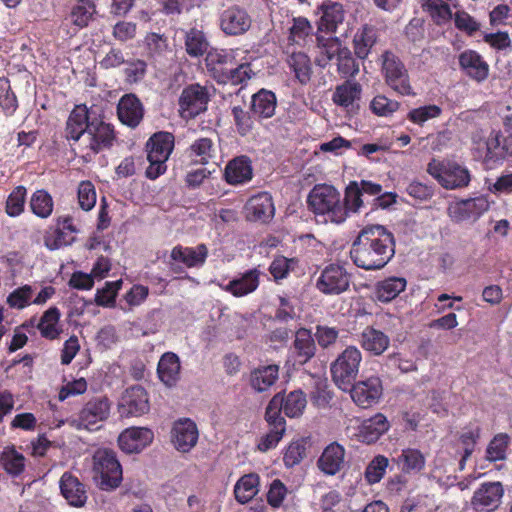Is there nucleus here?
<instances>
[{"label":"nucleus","mask_w":512,"mask_h":512,"mask_svg":"<svg viewBox=\"0 0 512 512\" xmlns=\"http://www.w3.org/2000/svg\"><path fill=\"white\" fill-rule=\"evenodd\" d=\"M157 371L159 378L165 385H174L180 372V361L178 356L174 353H165L158 363Z\"/></svg>","instance_id":"nucleus-37"},{"label":"nucleus","mask_w":512,"mask_h":512,"mask_svg":"<svg viewBox=\"0 0 512 512\" xmlns=\"http://www.w3.org/2000/svg\"><path fill=\"white\" fill-rule=\"evenodd\" d=\"M397 464L406 473L418 472L423 469L425 458L419 450L407 448L397 457Z\"/></svg>","instance_id":"nucleus-44"},{"label":"nucleus","mask_w":512,"mask_h":512,"mask_svg":"<svg viewBox=\"0 0 512 512\" xmlns=\"http://www.w3.org/2000/svg\"><path fill=\"white\" fill-rule=\"evenodd\" d=\"M282 400V409L291 418L300 416L307 404L306 396L300 390L292 391L286 396L282 394Z\"/></svg>","instance_id":"nucleus-45"},{"label":"nucleus","mask_w":512,"mask_h":512,"mask_svg":"<svg viewBox=\"0 0 512 512\" xmlns=\"http://www.w3.org/2000/svg\"><path fill=\"white\" fill-rule=\"evenodd\" d=\"M344 448L336 442L329 444L318 460V467L328 475H335L344 464Z\"/></svg>","instance_id":"nucleus-28"},{"label":"nucleus","mask_w":512,"mask_h":512,"mask_svg":"<svg viewBox=\"0 0 512 512\" xmlns=\"http://www.w3.org/2000/svg\"><path fill=\"white\" fill-rule=\"evenodd\" d=\"M406 284V280L401 277H390L380 281L376 287L377 299L381 302L393 300L404 291Z\"/></svg>","instance_id":"nucleus-40"},{"label":"nucleus","mask_w":512,"mask_h":512,"mask_svg":"<svg viewBox=\"0 0 512 512\" xmlns=\"http://www.w3.org/2000/svg\"><path fill=\"white\" fill-rule=\"evenodd\" d=\"M232 115L238 133L242 136L247 135L253 128V120L250 113L241 106H234L232 108Z\"/></svg>","instance_id":"nucleus-63"},{"label":"nucleus","mask_w":512,"mask_h":512,"mask_svg":"<svg viewBox=\"0 0 512 512\" xmlns=\"http://www.w3.org/2000/svg\"><path fill=\"white\" fill-rule=\"evenodd\" d=\"M441 114V108L437 105H426L411 110L408 113V119L416 124H423L424 122L436 118Z\"/></svg>","instance_id":"nucleus-60"},{"label":"nucleus","mask_w":512,"mask_h":512,"mask_svg":"<svg viewBox=\"0 0 512 512\" xmlns=\"http://www.w3.org/2000/svg\"><path fill=\"white\" fill-rule=\"evenodd\" d=\"M337 69L345 77H354L360 71L359 63L354 59L347 47H344L337 57Z\"/></svg>","instance_id":"nucleus-54"},{"label":"nucleus","mask_w":512,"mask_h":512,"mask_svg":"<svg viewBox=\"0 0 512 512\" xmlns=\"http://www.w3.org/2000/svg\"><path fill=\"white\" fill-rule=\"evenodd\" d=\"M198 429L194 421L185 418L176 421L172 428V443L183 453L189 452L198 441Z\"/></svg>","instance_id":"nucleus-17"},{"label":"nucleus","mask_w":512,"mask_h":512,"mask_svg":"<svg viewBox=\"0 0 512 512\" xmlns=\"http://www.w3.org/2000/svg\"><path fill=\"white\" fill-rule=\"evenodd\" d=\"M117 114L123 124L135 128L143 118L144 108L134 94H125L119 100Z\"/></svg>","instance_id":"nucleus-20"},{"label":"nucleus","mask_w":512,"mask_h":512,"mask_svg":"<svg viewBox=\"0 0 512 512\" xmlns=\"http://www.w3.org/2000/svg\"><path fill=\"white\" fill-rule=\"evenodd\" d=\"M24 461V456L13 449H5L1 456V462L5 470L13 475H18L23 471Z\"/></svg>","instance_id":"nucleus-56"},{"label":"nucleus","mask_w":512,"mask_h":512,"mask_svg":"<svg viewBox=\"0 0 512 512\" xmlns=\"http://www.w3.org/2000/svg\"><path fill=\"white\" fill-rule=\"evenodd\" d=\"M388 466V459L382 455L376 456L365 471V477L370 484L379 482L386 471Z\"/></svg>","instance_id":"nucleus-58"},{"label":"nucleus","mask_w":512,"mask_h":512,"mask_svg":"<svg viewBox=\"0 0 512 512\" xmlns=\"http://www.w3.org/2000/svg\"><path fill=\"white\" fill-rule=\"evenodd\" d=\"M245 209L246 217L250 221L267 222L272 219L275 212L272 197L266 192L251 197Z\"/></svg>","instance_id":"nucleus-22"},{"label":"nucleus","mask_w":512,"mask_h":512,"mask_svg":"<svg viewBox=\"0 0 512 512\" xmlns=\"http://www.w3.org/2000/svg\"><path fill=\"white\" fill-rule=\"evenodd\" d=\"M88 130L84 133L80 150L85 156H91L112 146L115 139L113 127L104 122L96 113Z\"/></svg>","instance_id":"nucleus-5"},{"label":"nucleus","mask_w":512,"mask_h":512,"mask_svg":"<svg viewBox=\"0 0 512 512\" xmlns=\"http://www.w3.org/2000/svg\"><path fill=\"white\" fill-rule=\"evenodd\" d=\"M486 147L490 158H512V136L510 135L502 136L500 131H494L488 137Z\"/></svg>","instance_id":"nucleus-34"},{"label":"nucleus","mask_w":512,"mask_h":512,"mask_svg":"<svg viewBox=\"0 0 512 512\" xmlns=\"http://www.w3.org/2000/svg\"><path fill=\"white\" fill-rule=\"evenodd\" d=\"M251 24L252 19L247 11L238 6L229 7L221 14V29L227 35H242L250 29Z\"/></svg>","instance_id":"nucleus-16"},{"label":"nucleus","mask_w":512,"mask_h":512,"mask_svg":"<svg viewBox=\"0 0 512 512\" xmlns=\"http://www.w3.org/2000/svg\"><path fill=\"white\" fill-rule=\"evenodd\" d=\"M427 172L446 189L465 187L470 182L469 171L457 163H444L433 159L428 164Z\"/></svg>","instance_id":"nucleus-6"},{"label":"nucleus","mask_w":512,"mask_h":512,"mask_svg":"<svg viewBox=\"0 0 512 512\" xmlns=\"http://www.w3.org/2000/svg\"><path fill=\"white\" fill-rule=\"evenodd\" d=\"M348 391H350L351 398L357 406L369 408L377 404L383 394L382 381L379 377L372 376L352 383Z\"/></svg>","instance_id":"nucleus-8"},{"label":"nucleus","mask_w":512,"mask_h":512,"mask_svg":"<svg viewBox=\"0 0 512 512\" xmlns=\"http://www.w3.org/2000/svg\"><path fill=\"white\" fill-rule=\"evenodd\" d=\"M510 437L505 433L497 434L489 443L486 450V458L489 461H498L505 459L506 449L509 444Z\"/></svg>","instance_id":"nucleus-52"},{"label":"nucleus","mask_w":512,"mask_h":512,"mask_svg":"<svg viewBox=\"0 0 512 512\" xmlns=\"http://www.w3.org/2000/svg\"><path fill=\"white\" fill-rule=\"evenodd\" d=\"M313 27L310 22L304 17L293 19V25L290 28L289 39L296 44H301L305 41L306 37L312 34Z\"/></svg>","instance_id":"nucleus-59"},{"label":"nucleus","mask_w":512,"mask_h":512,"mask_svg":"<svg viewBox=\"0 0 512 512\" xmlns=\"http://www.w3.org/2000/svg\"><path fill=\"white\" fill-rule=\"evenodd\" d=\"M277 100L273 92L262 89L251 99V112L258 118H270L276 110Z\"/></svg>","instance_id":"nucleus-32"},{"label":"nucleus","mask_w":512,"mask_h":512,"mask_svg":"<svg viewBox=\"0 0 512 512\" xmlns=\"http://www.w3.org/2000/svg\"><path fill=\"white\" fill-rule=\"evenodd\" d=\"M26 192L27 191L24 186H17L8 196L6 201V212L9 216L15 217L23 212Z\"/></svg>","instance_id":"nucleus-55"},{"label":"nucleus","mask_w":512,"mask_h":512,"mask_svg":"<svg viewBox=\"0 0 512 512\" xmlns=\"http://www.w3.org/2000/svg\"><path fill=\"white\" fill-rule=\"evenodd\" d=\"M122 281L107 282L102 290L97 292L95 302L97 305L110 307L115 303L117 291L120 289Z\"/></svg>","instance_id":"nucleus-61"},{"label":"nucleus","mask_w":512,"mask_h":512,"mask_svg":"<svg viewBox=\"0 0 512 512\" xmlns=\"http://www.w3.org/2000/svg\"><path fill=\"white\" fill-rule=\"evenodd\" d=\"M279 378V366L275 364L254 368L249 375V385L256 392H265Z\"/></svg>","instance_id":"nucleus-26"},{"label":"nucleus","mask_w":512,"mask_h":512,"mask_svg":"<svg viewBox=\"0 0 512 512\" xmlns=\"http://www.w3.org/2000/svg\"><path fill=\"white\" fill-rule=\"evenodd\" d=\"M395 254L394 235L382 225L364 227L353 241L350 256L364 270H379Z\"/></svg>","instance_id":"nucleus-1"},{"label":"nucleus","mask_w":512,"mask_h":512,"mask_svg":"<svg viewBox=\"0 0 512 512\" xmlns=\"http://www.w3.org/2000/svg\"><path fill=\"white\" fill-rule=\"evenodd\" d=\"M293 356L298 364L307 363L316 353L315 339L308 329L301 328L295 334Z\"/></svg>","instance_id":"nucleus-27"},{"label":"nucleus","mask_w":512,"mask_h":512,"mask_svg":"<svg viewBox=\"0 0 512 512\" xmlns=\"http://www.w3.org/2000/svg\"><path fill=\"white\" fill-rule=\"evenodd\" d=\"M59 486L62 496L69 505L79 508L86 504V486L72 473L65 472L60 478Z\"/></svg>","instance_id":"nucleus-18"},{"label":"nucleus","mask_w":512,"mask_h":512,"mask_svg":"<svg viewBox=\"0 0 512 512\" xmlns=\"http://www.w3.org/2000/svg\"><path fill=\"white\" fill-rule=\"evenodd\" d=\"M258 285L259 271L252 269L246 272L241 278L230 281L224 289L236 297H241L256 290Z\"/></svg>","instance_id":"nucleus-36"},{"label":"nucleus","mask_w":512,"mask_h":512,"mask_svg":"<svg viewBox=\"0 0 512 512\" xmlns=\"http://www.w3.org/2000/svg\"><path fill=\"white\" fill-rule=\"evenodd\" d=\"M322 16L318 23V31L335 34L344 22L345 11L338 2H324L320 8Z\"/></svg>","instance_id":"nucleus-21"},{"label":"nucleus","mask_w":512,"mask_h":512,"mask_svg":"<svg viewBox=\"0 0 512 512\" xmlns=\"http://www.w3.org/2000/svg\"><path fill=\"white\" fill-rule=\"evenodd\" d=\"M361 85L357 82L345 81L343 84L336 87L333 94V101L335 104L349 108L353 107L355 101L360 99Z\"/></svg>","instance_id":"nucleus-38"},{"label":"nucleus","mask_w":512,"mask_h":512,"mask_svg":"<svg viewBox=\"0 0 512 512\" xmlns=\"http://www.w3.org/2000/svg\"><path fill=\"white\" fill-rule=\"evenodd\" d=\"M350 285V276L339 265H329L321 273L317 280V288L328 295H338L345 292Z\"/></svg>","instance_id":"nucleus-12"},{"label":"nucleus","mask_w":512,"mask_h":512,"mask_svg":"<svg viewBox=\"0 0 512 512\" xmlns=\"http://www.w3.org/2000/svg\"><path fill=\"white\" fill-rule=\"evenodd\" d=\"M30 207L32 212L38 217L47 218L53 211L51 195L45 190H37L31 197Z\"/></svg>","instance_id":"nucleus-47"},{"label":"nucleus","mask_w":512,"mask_h":512,"mask_svg":"<svg viewBox=\"0 0 512 512\" xmlns=\"http://www.w3.org/2000/svg\"><path fill=\"white\" fill-rule=\"evenodd\" d=\"M251 74L252 69L248 63L240 64L237 67L233 65L225 68L224 73L218 76V82L238 85L246 79H250Z\"/></svg>","instance_id":"nucleus-49"},{"label":"nucleus","mask_w":512,"mask_h":512,"mask_svg":"<svg viewBox=\"0 0 512 512\" xmlns=\"http://www.w3.org/2000/svg\"><path fill=\"white\" fill-rule=\"evenodd\" d=\"M148 410V396L143 387L135 385L125 390L118 405L121 417L139 416Z\"/></svg>","instance_id":"nucleus-15"},{"label":"nucleus","mask_w":512,"mask_h":512,"mask_svg":"<svg viewBox=\"0 0 512 512\" xmlns=\"http://www.w3.org/2000/svg\"><path fill=\"white\" fill-rule=\"evenodd\" d=\"M146 44L148 49V55L157 60L162 57L167 51L166 39L159 34L151 33L146 36Z\"/></svg>","instance_id":"nucleus-64"},{"label":"nucleus","mask_w":512,"mask_h":512,"mask_svg":"<svg viewBox=\"0 0 512 512\" xmlns=\"http://www.w3.org/2000/svg\"><path fill=\"white\" fill-rule=\"evenodd\" d=\"M186 51L190 56L198 57L203 55L208 48V42L202 31L191 29L186 34Z\"/></svg>","instance_id":"nucleus-50"},{"label":"nucleus","mask_w":512,"mask_h":512,"mask_svg":"<svg viewBox=\"0 0 512 512\" xmlns=\"http://www.w3.org/2000/svg\"><path fill=\"white\" fill-rule=\"evenodd\" d=\"M400 107L399 102L389 99L384 95H377L370 103V108L378 116H391Z\"/></svg>","instance_id":"nucleus-57"},{"label":"nucleus","mask_w":512,"mask_h":512,"mask_svg":"<svg viewBox=\"0 0 512 512\" xmlns=\"http://www.w3.org/2000/svg\"><path fill=\"white\" fill-rule=\"evenodd\" d=\"M377 29L365 24L357 30L353 37V49L357 58L364 60L377 42Z\"/></svg>","instance_id":"nucleus-30"},{"label":"nucleus","mask_w":512,"mask_h":512,"mask_svg":"<svg viewBox=\"0 0 512 512\" xmlns=\"http://www.w3.org/2000/svg\"><path fill=\"white\" fill-rule=\"evenodd\" d=\"M208 254L206 245L200 244L195 248L176 246L171 251V260L181 262L192 268L204 264Z\"/></svg>","instance_id":"nucleus-29"},{"label":"nucleus","mask_w":512,"mask_h":512,"mask_svg":"<svg viewBox=\"0 0 512 512\" xmlns=\"http://www.w3.org/2000/svg\"><path fill=\"white\" fill-rule=\"evenodd\" d=\"M359 344L373 356L382 355L390 345V338L383 331L367 326L359 335Z\"/></svg>","instance_id":"nucleus-23"},{"label":"nucleus","mask_w":512,"mask_h":512,"mask_svg":"<svg viewBox=\"0 0 512 512\" xmlns=\"http://www.w3.org/2000/svg\"><path fill=\"white\" fill-rule=\"evenodd\" d=\"M174 137L168 132L155 133L147 142V156L167 160L172 152Z\"/></svg>","instance_id":"nucleus-33"},{"label":"nucleus","mask_w":512,"mask_h":512,"mask_svg":"<svg viewBox=\"0 0 512 512\" xmlns=\"http://www.w3.org/2000/svg\"><path fill=\"white\" fill-rule=\"evenodd\" d=\"M282 393L275 394L270 400L266 412L265 419L271 428L278 429L279 431H285V419L281 415L282 409Z\"/></svg>","instance_id":"nucleus-46"},{"label":"nucleus","mask_w":512,"mask_h":512,"mask_svg":"<svg viewBox=\"0 0 512 512\" xmlns=\"http://www.w3.org/2000/svg\"><path fill=\"white\" fill-rule=\"evenodd\" d=\"M96 12L95 5L90 0H77L70 12L71 22L78 28L86 27Z\"/></svg>","instance_id":"nucleus-42"},{"label":"nucleus","mask_w":512,"mask_h":512,"mask_svg":"<svg viewBox=\"0 0 512 512\" xmlns=\"http://www.w3.org/2000/svg\"><path fill=\"white\" fill-rule=\"evenodd\" d=\"M459 64L465 73L477 82L485 80L488 76V64L473 50H466L461 53Z\"/></svg>","instance_id":"nucleus-25"},{"label":"nucleus","mask_w":512,"mask_h":512,"mask_svg":"<svg viewBox=\"0 0 512 512\" xmlns=\"http://www.w3.org/2000/svg\"><path fill=\"white\" fill-rule=\"evenodd\" d=\"M110 402L106 397L94 398L88 401L79 413L77 419L72 420V425L77 429H93L92 426L108 418Z\"/></svg>","instance_id":"nucleus-10"},{"label":"nucleus","mask_w":512,"mask_h":512,"mask_svg":"<svg viewBox=\"0 0 512 512\" xmlns=\"http://www.w3.org/2000/svg\"><path fill=\"white\" fill-rule=\"evenodd\" d=\"M153 438L148 428L132 427L123 431L118 437V444L126 453H139Z\"/></svg>","instance_id":"nucleus-19"},{"label":"nucleus","mask_w":512,"mask_h":512,"mask_svg":"<svg viewBox=\"0 0 512 512\" xmlns=\"http://www.w3.org/2000/svg\"><path fill=\"white\" fill-rule=\"evenodd\" d=\"M96 111L93 107L90 109L86 105H77L70 113L65 128V137L68 140H73L78 143V148L81 147L84 133L88 130L92 118H94Z\"/></svg>","instance_id":"nucleus-14"},{"label":"nucleus","mask_w":512,"mask_h":512,"mask_svg":"<svg viewBox=\"0 0 512 512\" xmlns=\"http://www.w3.org/2000/svg\"><path fill=\"white\" fill-rule=\"evenodd\" d=\"M252 167L247 157L242 156L231 160L225 169V178L230 184H240L250 180Z\"/></svg>","instance_id":"nucleus-35"},{"label":"nucleus","mask_w":512,"mask_h":512,"mask_svg":"<svg viewBox=\"0 0 512 512\" xmlns=\"http://www.w3.org/2000/svg\"><path fill=\"white\" fill-rule=\"evenodd\" d=\"M308 207L316 215L323 216L325 221L342 223L347 218L340 193L330 185H316L308 195Z\"/></svg>","instance_id":"nucleus-2"},{"label":"nucleus","mask_w":512,"mask_h":512,"mask_svg":"<svg viewBox=\"0 0 512 512\" xmlns=\"http://www.w3.org/2000/svg\"><path fill=\"white\" fill-rule=\"evenodd\" d=\"M382 71L386 84L401 95H412L409 74L402 61L393 53L382 55Z\"/></svg>","instance_id":"nucleus-7"},{"label":"nucleus","mask_w":512,"mask_h":512,"mask_svg":"<svg viewBox=\"0 0 512 512\" xmlns=\"http://www.w3.org/2000/svg\"><path fill=\"white\" fill-rule=\"evenodd\" d=\"M205 61L207 68L217 79L224 73L226 67L235 65L234 57L230 53L218 50L209 51Z\"/></svg>","instance_id":"nucleus-43"},{"label":"nucleus","mask_w":512,"mask_h":512,"mask_svg":"<svg viewBox=\"0 0 512 512\" xmlns=\"http://www.w3.org/2000/svg\"><path fill=\"white\" fill-rule=\"evenodd\" d=\"M93 480L105 491L118 488L122 482V466L117 454L110 448H98L92 457Z\"/></svg>","instance_id":"nucleus-3"},{"label":"nucleus","mask_w":512,"mask_h":512,"mask_svg":"<svg viewBox=\"0 0 512 512\" xmlns=\"http://www.w3.org/2000/svg\"><path fill=\"white\" fill-rule=\"evenodd\" d=\"M344 49L342 42L338 37H325L316 34V50L315 64L325 68L331 60L338 57Z\"/></svg>","instance_id":"nucleus-24"},{"label":"nucleus","mask_w":512,"mask_h":512,"mask_svg":"<svg viewBox=\"0 0 512 512\" xmlns=\"http://www.w3.org/2000/svg\"><path fill=\"white\" fill-rule=\"evenodd\" d=\"M361 361V351L355 346H348L331 363L332 379L338 388L343 391L350 389L357 377Z\"/></svg>","instance_id":"nucleus-4"},{"label":"nucleus","mask_w":512,"mask_h":512,"mask_svg":"<svg viewBox=\"0 0 512 512\" xmlns=\"http://www.w3.org/2000/svg\"><path fill=\"white\" fill-rule=\"evenodd\" d=\"M290 68L301 84H307L312 75L310 58L303 52L292 53L288 59Z\"/></svg>","instance_id":"nucleus-41"},{"label":"nucleus","mask_w":512,"mask_h":512,"mask_svg":"<svg viewBox=\"0 0 512 512\" xmlns=\"http://www.w3.org/2000/svg\"><path fill=\"white\" fill-rule=\"evenodd\" d=\"M504 488L500 482L483 483L471 499V505L476 512H493L501 504Z\"/></svg>","instance_id":"nucleus-11"},{"label":"nucleus","mask_w":512,"mask_h":512,"mask_svg":"<svg viewBox=\"0 0 512 512\" xmlns=\"http://www.w3.org/2000/svg\"><path fill=\"white\" fill-rule=\"evenodd\" d=\"M362 189L356 181H352L345 189V197L343 206L348 212H358L363 205Z\"/></svg>","instance_id":"nucleus-53"},{"label":"nucleus","mask_w":512,"mask_h":512,"mask_svg":"<svg viewBox=\"0 0 512 512\" xmlns=\"http://www.w3.org/2000/svg\"><path fill=\"white\" fill-rule=\"evenodd\" d=\"M78 202L80 207L85 210H91L96 204V192L91 182L85 181L78 187Z\"/></svg>","instance_id":"nucleus-62"},{"label":"nucleus","mask_w":512,"mask_h":512,"mask_svg":"<svg viewBox=\"0 0 512 512\" xmlns=\"http://www.w3.org/2000/svg\"><path fill=\"white\" fill-rule=\"evenodd\" d=\"M60 312L56 307L49 308L41 317L38 323V329L45 338L55 339L59 331L57 323L59 321Z\"/></svg>","instance_id":"nucleus-48"},{"label":"nucleus","mask_w":512,"mask_h":512,"mask_svg":"<svg viewBox=\"0 0 512 512\" xmlns=\"http://www.w3.org/2000/svg\"><path fill=\"white\" fill-rule=\"evenodd\" d=\"M258 485V475L250 473L242 476L234 487L236 500L241 504H245L252 500L258 493Z\"/></svg>","instance_id":"nucleus-39"},{"label":"nucleus","mask_w":512,"mask_h":512,"mask_svg":"<svg viewBox=\"0 0 512 512\" xmlns=\"http://www.w3.org/2000/svg\"><path fill=\"white\" fill-rule=\"evenodd\" d=\"M389 428L388 421L383 414L365 420L359 428L358 437L362 442L371 444L376 442Z\"/></svg>","instance_id":"nucleus-31"},{"label":"nucleus","mask_w":512,"mask_h":512,"mask_svg":"<svg viewBox=\"0 0 512 512\" xmlns=\"http://www.w3.org/2000/svg\"><path fill=\"white\" fill-rule=\"evenodd\" d=\"M209 96L205 87L192 84L186 87L179 98L180 114L183 118H194L207 108Z\"/></svg>","instance_id":"nucleus-9"},{"label":"nucleus","mask_w":512,"mask_h":512,"mask_svg":"<svg viewBox=\"0 0 512 512\" xmlns=\"http://www.w3.org/2000/svg\"><path fill=\"white\" fill-rule=\"evenodd\" d=\"M488 209L489 202L484 197H477L451 203L447 213L453 222L461 223L478 219Z\"/></svg>","instance_id":"nucleus-13"},{"label":"nucleus","mask_w":512,"mask_h":512,"mask_svg":"<svg viewBox=\"0 0 512 512\" xmlns=\"http://www.w3.org/2000/svg\"><path fill=\"white\" fill-rule=\"evenodd\" d=\"M190 151L191 155L199 157V162L206 164L215 157L216 146L210 138H200L191 145Z\"/></svg>","instance_id":"nucleus-51"}]
</instances>
